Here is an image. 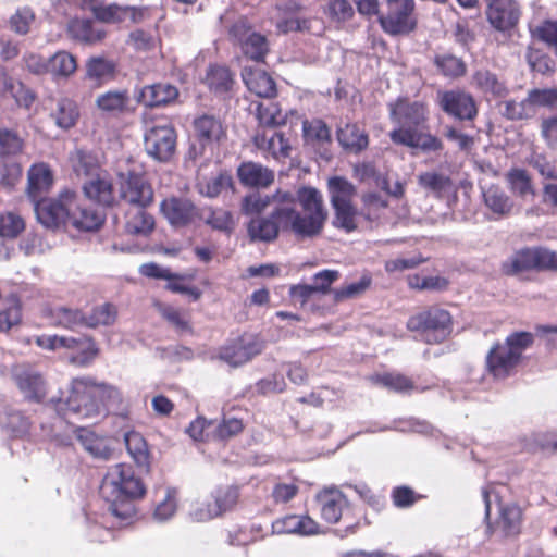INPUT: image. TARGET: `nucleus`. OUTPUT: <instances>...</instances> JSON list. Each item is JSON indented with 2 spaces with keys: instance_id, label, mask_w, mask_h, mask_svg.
<instances>
[{
  "instance_id": "c756f323",
  "label": "nucleus",
  "mask_w": 557,
  "mask_h": 557,
  "mask_svg": "<svg viewBox=\"0 0 557 557\" xmlns=\"http://www.w3.org/2000/svg\"><path fill=\"white\" fill-rule=\"evenodd\" d=\"M129 95L127 90H108L96 98L97 109L107 116L116 117L123 114L128 107Z\"/></svg>"
},
{
  "instance_id": "4be33fe9",
  "label": "nucleus",
  "mask_w": 557,
  "mask_h": 557,
  "mask_svg": "<svg viewBox=\"0 0 557 557\" xmlns=\"http://www.w3.org/2000/svg\"><path fill=\"white\" fill-rule=\"evenodd\" d=\"M13 377L25 398L40 401L46 396V382L40 373L26 367H15Z\"/></svg>"
},
{
  "instance_id": "cd10ccee",
  "label": "nucleus",
  "mask_w": 557,
  "mask_h": 557,
  "mask_svg": "<svg viewBox=\"0 0 557 557\" xmlns=\"http://www.w3.org/2000/svg\"><path fill=\"white\" fill-rule=\"evenodd\" d=\"M83 191L87 199L100 206L108 207L113 203V186L104 173L87 180L83 184Z\"/></svg>"
},
{
  "instance_id": "412c9836",
  "label": "nucleus",
  "mask_w": 557,
  "mask_h": 557,
  "mask_svg": "<svg viewBox=\"0 0 557 557\" xmlns=\"http://www.w3.org/2000/svg\"><path fill=\"white\" fill-rule=\"evenodd\" d=\"M522 511L515 504L502 505L499 517L495 524L487 523V536L497 535L499 537H509L519 534L521 529Z\"/></svg>"
},
{
  "instance_id": "6e6552de",
  "label": "nucleus",
  "mask_w": 557,
  "mask_h": 557,
  "mask_svg": "<svg viewBox=\"0 0 557 557\" xmlns=\"http://www.w3.org/2000/svg\"><path fill=\"white\" fill-rule=\"evenodd\" d=\"M34 202L38 221L46 227L69 224L71 210L76 206V194L69 189L60 193L58 198H40Z\"/></svg>"
},
{
  "instance_id": "9d476101",
  "label": "nucleus",
  "mask_w": 557,
  "mask_h": 557,
  "mask_svg": "<svg viewBox=\"0 0 557 557\" xmlns=\"http://www.w3.org/2000/svg\"><path fill=\"white\" fill-rule=\"evenodd\" d=\"M230 39L249 59L261 62L269 52L267 37L252 29L246 18H238L228 29Z\"/></svg>"
},
{
  "instance_id": "f3484780",
  "label": "nucleus",
  "mask_w": 557,
  "mask_h": 557,
  "mask_svg": "<svg viewBox=\"0 0 557 557\" xmlns=\"http://www.w3.org/2000/svg\"><path fill=\"white\" fill-rule=\"evenodd\" d=\"M545 248L521 249L502 264V271L507 275H517L530 270H545Z\"/></svg>"
},
{
  "instance_id": "423d86ee",
  "label": "nucleus",
  "mask_w": 557,
  "mask_h": 557,
  "mask_svg": "<svg viewBox=\"0 0 557 557\" xmlns=\"http://www.w3.org/2000/svg\"><path fill=\"white\" fill-rule=\"evenodd\" d=\"M331 205L335 211L334 225L346 232L357 228V210L352 206L356 187L341 176L331 177L327 182Z\"/></svg>"
},
{
  "instance_id": "4c0bfd02",
  "label": "nucleus",
  "mask_w": 557,
  "mask_h": 557,
  "mask_svg": "<svg viewBox=\"0 0 557 557\" xmlns=\"http://www.w3.org/2000/svg\"><path fill=\"white\" fill-rule=\"evenodd\" d=\"M77 440L82 444L83 448L95 458L108 460L112 455V449L108 442L104 438L98 437L88 429H78Z\"/></svg>"
},
{
  "instance_id": "bf43d9fd",
  "label": "nucleus",
  "mask_w": 557,
  "mask_h": 557,
  "mask_svg": "<svg viewBox=\"0 0 557 557\" xmlns=\"http://www.w3.org/2000/svg\"><path fill=\"white\" fill-rule=\"evenodd\" d=\"M25 228V222L22 216L14 212L0 214V236L14 238Z\"/></svg>"
},
{
  "instance_id": "4d7b16f0",
  "label": "nucleus",
  "mask_w": 557,
  "mask_h": 557,
  "mask_svg": "<svg viewBox=\"0 0 557 557\" xmlns=\"http://www.w3.org/2000/svg\"><path fill=\"white\" fill-rule=\"evenodd\" d=\"M371 380L395 392L405 393L414 388L413 382L399 373L377 374L372 376Z\"/></svg>"
},
{
  "instance_id": "f257e3e1",
  "label": "nucleus",
  "mask_w": 557,
  "mask_h": 557,
  "mask_svg": "<svg viewBox=\"0 0 557 557\" xmlns=\"http://www.w3.org/2000/svg\"><path fill=\"white\" fill-rule=\"evenodd\" d=\"M276 207L268 216L252 218L247 226L251 240L270 243L277 238L280 231H289L301 238L321 233L327 218L321 193L313 187H302L297 198L289 191L274 193Z\"/></svg>"
},
{
  "instance_id": "ddd939ff",
  "label": "nucleus",
  "mask_w": 557,
  "mask_h": 557,
  "mask_svg": "<svg viewBox=\"0 0 557 557\" xmlns=\"http://www.w3.org/2000/svg\"><path fill=\"white\" fill-rule=\"evenodd\" d=\"M263 348L264 343L258 336L244 334L222 347L220 359L232 367H239L261 354Z\"/></svg>"
},
{
  "instance_id": "79ce46f5",
  "label": "nucleus",
  "mask_w": 557,
  "mask_h": 557,
  "mask_svg": "<svg viewBox=\"0 0 557 557\" xmlns=\"http://www.w3.org/2000/svg\"><path fill=\"white\" fill-rule=\"evenodd\" d=\"M69 32L77 40L92 44L104 37V30L96 28L91 21L75 18L69 23Z\"/></svg>"
},
{
  "instance_id": "37998d69",
  "label": "nucleus",
  "mask_w": 557,
  "mask_h": 557,
  "mask_svg": "<svg viewBox=\"0 0 557 557\" xmlns=\"http://www.w3.org/2000/svg\"><path fill=\"white\" fill-rule=\"evenodd\" d=\"M76 69V59L67 51H58L49 58V73L54 77H70Z\"/></svg>"
},
{
  "instance_id": "052dcab7",
  "label": "nucleus",
  "mask_w": 557,
  "mask_h": 557,
  "mask_svg": "<svg viewBox=\"0 0 557 557\" xmlns=\"http://www.w3.org/2000/svg\"><path fill=\"white\" fill-rule=\"evenodd\" d=\"M362 201V214L369 221L380 219L381 213L387 208V200L375 193L364 195Z\"/></svg>"
},
{
  "instance_id": "5fc2aeb1",
  "label": "nucleus",
  "mask_w": 557,
  "mask_h": 557,
  "mask_svg": "<svg viewBox=\"0 0 557 557\" xmlns=\"http://www.w3.org/2000/svg\"><path fill=\"white\" fill-rule=\"evenodd\" d=\"M276 200L274 194L271 196H262L259 193H252L245 196L242 200V212L245 215L260 214L268 207H276Z\"/></svg>"
},
{
  "instance_id": "7ed1b4c3",
  "label": "nucleus",
  "mask_w": 557,
  "mask_h": 557,
  "mask_svg": "<svg viewBox=\"0 0 557 557\" xmlns=\"http://www.w3.org/2000/svg\"><path fill=\"white\" fill-rule=\"evenodd\" d=\"M55 410L65 419H96L102 416V403L97 398V382L90 376L76 377L65 400L55 403Z\"/></svg>"
},
{
  "instance_id": "39448f33",
  "label": "nucleus",
  "mask_w": 557,
  "mask_h": 557,
  "mask_svg": "<svg viewBox=\"0 0 557 557\" xmlns=\"http://www.w3.org/2000/svg\"><path fill=\"white\" fill-rule=\"evenodd\" d=\"M35 343L42 349L58 350L66 349L72 354L69 358L72 364L78 367L89 366L97 357L99 349L96 342L89 336H59V335H39L35 337Z\"/></svg>"
},
{
  "instance_id": "49530a36",
  "label": "nucleus",
  "mask_w": 557,
  "mask_h": 557,
  "mask_svg": "<svg viewBox=\"0 0 557 557\" xmlns=\"http://www.w3.org/2000/svg\"><path fill=\"white\" fill-rule=\"evenodd\" d=\"M117 318V309L114 305L106 302L92 309L91 313L85 315V326L98 327L112 325Z\"/></svg>"
},
{
  "instance_id": "a211bd4d",
  "label": "nucleus",
  "mask_w": 557,
  "mask_h": 557,
  "mask_svg": "<svg viewBox=\"0 0 557 557\" xmlns=\"http://www.w3.org/2000/svg\"><path fill=\"white\" fill-rule=\"evenodd\" d=\"M486 16L490 24L499 32L513 28L520 18V8L515 0H486Z\"/></svg>"
},
{
  "instance_id": "338daca9",
  "label": "nucleus",
  "mask_w": 557,
  "mask_h": 557,
  "mask_svg": "<svg viewBox=\"0 0 557 557\" xmlns=\"http://www.w3.org/2000/svg\"><path fill=\"white\" fill-rule=\"evenodd\" d=\"M205 222L212 228L231 233L234 228L232 214L223 209L211 210L205 218Z\"/></svg>"
},
{
  "instance_id": "dca6fc26",
  "label": "nucleus",
  "mask_w": 557,
  "mask_h": 557,
  "mask_svg": "<svg viewBox=\"0 0 557 557\" xmlns=\"http://www.w3.org/2000/svg\"><path fill=\"white\" fill-rule=\"evenodd\" d=\"M441 109L458 119L472 121L478 115V108L473 97L462 90H445L437 92Z\"/></svg>"
},
{
  "instance_id": "6ab92c4d",
  "label": "nucleus",
  "mask_w": 557,
  "mask_h": 557,
  "mask_svg": "<svg viewBox=\"0 0 557 557\" xmlns=\"http://www.w3.org/2000/svg\"><path fill=\"white\" fill-rule=\"evenodd\" d=\"M389 138L394 144L420 149L422 152H437L444 148L442 139L431 133L419 129H393Z\"/></svg>"
},
{
  "instance_id": "f03ea898",
  "label": "nucleus",
  "mask_w": 557,
  "mask_h": 557,
  "mask_svg": "<svg viewBox=\"0 0 557 557\" xmlns=\"http://www.w3.org/2000/svg\"><path fill=\"white\" fill-rule=\"evenodd\" d=\"M146 488L134 473L132 466L116 463L111 466L100 485L101 497L110 504L111 513L127 524L135 516L134 500L141 498Z\"/></svg>"
},
{
  "instance_id": "2eb2a0df",
  "label": "nucleus",
  "mask_w": 557,
  "mask_h": 557,
  "mask_svg": "<svg viewBox=\"0 0 557 557\" xmlns=\"http://www.w3.org/2000/svg\"><path fill=\"white\" fill-rule=\"evenodd\" d=\"M194 133L197 144H193L189 156L193 159L203 154L206 147L218 143L224 136V128L220 119L203 114L194 120Z\"/></svg>"
},
{
  "instance_id": "e433bc0d",
  "label": "nucleus",
  "mask_w": 557,
  "mask_h": 557,
  "mask_svg": "<svg viewBox=\"0 0 557 557\" xmlns=\"http://www.w3.org/2000/svg\"><path fill=\"white\" fill-rule=\"evenodd\" d=\"M115 64L101 57H92L86 62V77L101 86L115 78Z\"/></svg>"
},
{
  "instance_id": "a878e982",
  "label": "nucleus",
  "mask_w": 557,
  "mask_h": 557,
  "mask_svg": "<svg viewBox=\"0 0 557 557\" xmlns=\"http://www.w3.org/2000/svg\"><path fill=\"white\" fill-rule=\"evenodd\" d=\"M239 182L247 187L267 188L274 182V172L260 163L243 162L237 169Z\"/></svg>"
},
{
  "instance_id": "f704fd0d",
  "label": "nucleus",
  "mask_w": 557,
  "mask_h": 557,
  "mask_svg": "<svg viewBox=\"0 0 557 557\" xmlns=\"http://www.w3.org/2000/svg\"><path fill=\"white\" fill-rule=\"evenodd\" d=\"M471 84L481 92L494 97H504L508 92L506 84L487 69L476 70L472 75Z\"/></svg>"
},
{
  "instance_id": "393cba45",
  "label": "nucleus",
  "mask_w": 557,
  "mask_h": 557,
  "mask_svg": "<svg viewBox=\"0 0 557 557\" xmlns=\"http://www.w3.org/2000/svg\"><path fill=\"white\" fill-rule=\"evenodd\" d=\"M274 534L311 535L319 533V524L309 516L288 515L272 523Z\"/></svg>"
},
{
  "instance_id": "6e6d98bb",
  "label": "nucleus",
  "mask_w": 557,
  "mask_h": 557,
  "mask_svg": "<svg viewBox=\"0 0 557 557\" xmlns=\"http://www.w3.org/2000/svg\"><path fill=\"white\" fill-rule=\"evenodd\" d=\"M257 116L260 124L268 127H276L286 124V114L282 113L277 103L259 104Z\"/></svg>"
},
{
  "instance_id": "1a4fd4ad",
  "label": "nucleus",
  "mask_w": 557,
  "mask_h": 557,
  "mask_svg": "<svg viewBox=\"0 0 557 557\" xmlns=\"http://www.w3.org/2000/svg\"><path fill=\"white\" fill-rule=\"evenodd\" d=\"M386 5V14L379 16V23L386 34L400 36L416 29L414 0H387Z\"/></svg>"
},
{
  "instance_id": "de8ad7c7",
  "label": "nucleus",
  "mask_w": 557,
  "mask_h": 557,
  "mask_svg": "<svg viewBox=\"0 0 557 557\" xmlns=\"http://www.w3.org/2000/svg\"><path fill=\"white\" fill-rule=\"evenodd\" d=\"M97 398L102 403V414L107 410H119L123 407V395L121 391L111 384L97 383Z\"/></svg>"
},
{
  "instance_id": "4468645a",
  "label": "nucleus",
  "mask_w": 557,
  "mask_h": 557,
  "mask_svg": "<svg viewBox=\"0 0 557 557\" xmlns=\"http://www.w3.org/2000/svg\"><path fill=\"white\" fill-rule=\"evenodd\" d=\"M389 117L398 125L396 129H418L428 120V108L421 101L397 99L388 104Z\"/></svg>"
},
{
  "instance_id": "3c124183",
  "label": "nucleus",
  "mask_w": 557,
  "mask_h": 557,
  "mask_svg": "<svg viewBox=\"0 0 557 557\" xmlns=\"http://www.w3.org/2000/svg\"><path fill=\"white\" fill-rule=\"evenodd\" d=\"M232 186V177L226 173H219L197 184L198 191L209 198L218 197L224 189Z\"/></svg>"
},
{
  "instance_id": "20e7f679",
  "label": "nucleus",
  "mask_w": 557,
  "mask_h": 557,
  "mask_svg": "<svg viewBox=\"0 0 557 557\" xmlns=\"http://www.w3.org/2000/svg\"><path fill=\"white\" fill-rule=\"evenodd\" d=\"M533 343L528 332L513 333L504 343L495 344L486 356L488 372L495 379H506L519 364L523 351Z\"/></svg>"
},
{
  "instance_id": "e2e57ef3",
  "label": "nucleus",
  "mask_w": 557,
  "mask_h": 557,
  "mask_svg": "<svg viewBox=\"0 0 557 557\" xmlns=\"http://www.w3.org/2000/svg\"><path fill=\"white\" fill-rule=\"evenodd\" d=\"M215 509H219V515L232 509L238 500V490L234 486H224L218 488L214 494Z\"/></svg>"
},
{
  "instance_id": "bb28decb",
  "label": "nucleus",
  "mask_w": 557,
  "mask_h": 557,
  "mask_svg": "<svg viewBox=\"0 0 557 557\" xmlns=\"http://www.w3.org/2000/svg\"><path fill=\"white\" fill-rule=\"evenodd\" d=\"M242 78L249 91L258 97L271 98L276 94L275 82L261 69L245 66L242 71Z\"/></svg>"
},
{
  "instance_id": "a18cd8bd",
  "label": "nucleus",
  "mask_w": 557,
  "mask_h": 557,
  "mask_svg": "<svg viewBox=\"0 0 557 557\" xmlns=\"http://www.w3.org/2000/svg\"><path fill=\"white\" fill-rule=\"evenodd\" d=\"M125 445L133 460L140 467L148 466L149 453L145 438L138 432L131 431L124 436Z\"/></svg>"
},
{
  "instance_id": "8fccbe9b",
  "label": "nucleus",
  "mask_w": 557,
  "mask_h": 557,
  "mask_svg": "<svg viewBox=\"0 0 557 557\" xmlns=\"http://www.w3.org/2000/svg\"><path fill=\"white\" fill-rule=\"evenodd\" d=\"M51 317L57 326L66 329L85 326V314L78 309L58 307L52 310Z\"/></svg>"
},
{
  "instance_id": "2f4dec72",
  "label": "nucleus",
  "mask_w": 557,
  "mask_h": 557,
  "mask_svg": "<svg viewBox=\"0 0 557 557\" xmlns=\"http://www.w3.org/2000/svg\"><path fill=\"white\" fill-rule=\"evenodd\" d=\"M104 221V214L98 209L87 208L78 203L71 210L69 225L78 231L91 232L98 230Z\"/></svg>"
},
{
  "instance_id": "680f3d73",
  "label": "nucleus",
  "mask_w": 557,
  "mask_h": 557,
  "mask_svg": "<svg viewBox=\"0 0 557 557\" xmlns=\"http://www.w3.org/2000/svg\"><path fill=\"white\" fill-rule=\"evenodd\" d=\"M371 285V277L363 275L358 282L350 283L341 288H336L334 293L335 301H343L345 299H351L363 294Z\"/></svg>"
},
{
  "instance_id": "58836bf2",
  "label": "nucleus",
  "mask_w": 557,
  "mask_h": 557,
  "mask_svg": "<svg viewBox=\"0 0 557 557\" xmlns=\"http://www.w3.org/2000/svg\"><path fill=\"white\" fill-rule=\"evenodd\" d=\"M339 145L352 152H359L368 146V135L356 124H346L337 129Z\"/></svg>"
},
{
  "instance_id": "ea45409f",
  "label": "nucleus",
  "mask_w": 557,
  "mask_h": 557,
  "mask_svg": "<svg viewBox=\"0 0 557 557\" xmlns=\"http://www.w3.org/2000/svg\"><path fill=\"white\" fill-rule=\"evenodd\" d=\"M505 180L510 191L517 197L527 198L535 195L531 175L527 170L512 168L505 174Z\"/></svg>"
},
{
  "instance_id": "7c9ffc66",
  "label": "nucleus",
  "mask_w": 557,
  "mask_h": 557,
  "mask_svg": "<svg viewBox=\"0 0 557 557\" xmlns=\"http://www.w3.org/2000/svg\"><path fill=\"white\" fill-rule=\"evenodd\" d=\"M178 90L170 84L158 83L145 86L138 97V101L146 107H160L174 101Z\"/></svg>"
},
{
  "instance_id": "473e14b6",
  "label": "nucleus",
  "mask_w": 557,
  "mask_h": 557,
  "mask_svg": "<svg viewBox=\"0 0 557 557\" xmlns=\"http://www.w3.org/2000/svg\"><path fill=\"white\" fill-rule=\"evenodd\" d=\"M256 146L268 151L274 159H285L289 157L290 145L283 133L273 132L270 135L263 132L255 136Z\"/></svg>"
},
{
  "instance_id": "c9c22d12",
  "label": "nucleus",
  "mask_w": 557,
  "mask_h": 557,
  "mask_svg": "<svg viewBox=\"0 0 557 557\" xmlns=\"http://www.w3.org/2000/svg\"><path fill=\"white\" fill-rule=\"evenodd\" d=\"M125 231L132 235L148 236L154 228V219L141 207H134L126 212Z\"/></svg>"
},
{
  "instance_id": "0e129e2a",
  "label": "nucleus",
  "mask_w": 557,
  "mask_h": 557,
  "mask_svg": "<svg viewBox=\"0 0 557 557\" xmlns=\"http://www.w3.org/2000/svg\"><path fill=\"white\" fill-rule=\"evenodd\" d=\"M176 491L174 488H168L165 497L160 502L153 512L154 520L163 522L172 518L176 511Z\"/></svg>"
},
{
  "instance_id": "a19ab883",
  "label": "nucleus",
  "mask_w": 557,
  "mask_h": 557,
  "mask_svg": "<svg viewBox=\"0 0 557 557\" xmlns=\"http://www.w3.org/2000/svg\"><path fill=\"white\" fill-rule=\"evenodd\" d=\"M73 171L78 177H85L86 181L102 173L97 159L83 150H76L71 156Z\"/></svg>"
},
{
  "instance_id": "f8f14e48",
  "label": "nucleus",
  "mask_w": 557,
  "mask_h": 557,
  "mask_svg": "<svg viewBox=\"0 0 557 557\" xmlns=\"http://www.w3.org/2000/svg\"><path fill=\"white\" fill-rule=\"evenodd\" d=\"M176 133L169 123L157 124L146 131L145 149L158 161H168L174 153Z\"/></svg>"
},
{
  "instance_id": "9b49d317",
  "label": "nucleus",
  "mask_w": 557,
  "mask_h": 557,
  "mask_svg": "<svg viewBox=\"0 0 557 557\" xmlns=\"http://www.w3.org/2000/svg\"><path fill=\"white\" fill-rule=\"evenodd\" d=\"M121 198L135 207L146 208L153 200V190L143 174L135 169H119Z\"/></svg>"
},
{
  "instance_id": "09e8293b",
  "label": "nucleus",
  "mask_w": 557,
  "mask_h": 557,
  "mask_svg": "<svg viewBox=\"0 0 557 557\" xmlns=\"http://www.w3.org/2000/svg\"><path fill=\"white\" fill-rule=\"evenodd\" d=\"M55 124L64 129L71 128L75 125L78 117V110L76 103L67 98L60 99L57 109L52 114Z\"/></svg>"
},
{
  "instance_id": "0eeeda50",
  "label": "nucleus",
  "mask_w": 557,
  "mask_h": 557,
  "mask_svg": "<svg viewBox=\"0 0 557 557\" xmlns=\"http://www.w3.org/2000/svg\"><path fill=\"white\" fill-rule=\"evenodd\" d=\"M408 330L419 332L428 344H440L451 333V315L448 311L431 307L409 318Z\"/></svg>"
},
{
  "instance_id": "5701e85b",
  "label": "nucleus",
  "mask_w": 557,
  "mask_h": 557,
  "mask_svg": "<svg viewBox=\"0 0 557 557\" xmlns=\"http://www.w3.org/2000/svg\"><path fill=\"white\" fill-rule=\"evenodd\" d=\"M53 185V173L45 162L33 164L27 172V195L32 201L42 198Z\"/></svg>"
},
{
  "instance_id": "aec40b11",
  "label": "nucleus",
  "mask_w": 557,
  "mask_h": 557,
  "mask_svg": "<svg viewBox=\"0 0 557 557\" xmlns=\"http://www.w3.org/2000/svg\"><path fill=\"white\" fill-rule=\"evenodd\" d=\"M321 518L327 523H337L349 503L345 494L335 486L324 487L315 495Z\"/></svg>"
},
{
  "instance_id": "b1692460",
  "label": "nucleus",
  "mask_w": 557,
  "mask_h": 557,
  "mask_svg": "<svg viewBox=\"0 0 557 557\" xmlns=\"http://www.w3.org/2000/svg\"><path fill=\"white\" fill-rule=\"evenodd\" d=\"M160 210L169 223L176 227L189 224L197 214L195 206L182 198L164 199Z\"/></svg>"
},
{
  "instance_id": "13d9d810",
  "label": "nucleus",
  "mask_w": 557,
  "mask_h": 557,
  "mask_svg": "<svg viewBox=\"0 0 557 557\" xmlns=\"http://www.w3.org/2000/svg\"><path fill=\"white\" fill-rule=\"evenodd\" d=\"M85 9H89L101 22H117L122 18V10L117 5L103 7L100 0H83Z\"/></svg>"
},
{
  "instance_id": "69168bd1",
  "label": "nucleus",
  "mask_w": 557,
  "mask_h": 557,
  "mask_svg": "<svg viewBox=\"0 0 557 557\" xmlns=\"http://www.w3.org/2000/svg\"><path fill=\"white\" fill-rule=\"evenodd\" d=\"M530 100L533 101L535 111L537 108H557V88H534L529 90Z\"/></svg>"
},
{
  "instance_id": "72a5a7b5",
  "label": "nucleus",
  "mask_w": 557,
  "mask_h": 557,
  "mask_svg": "<svg viewBox=\"0 0 557 557\" xmlns=\"http://www.w3.org/2000/svg\"><path fill=\"white\" fill-rule=\"evenodd\" d=\"M417 181L423 190L435 198H443L453 187L450 177L436 171L420 173Z\"/></svg>"
},
{
  "instance_id": "774afa93",
  "label": "nucleus",
  "mask_w": 557,
  "mask_h": 557,
  "mask_svg": "<svg viewBox=\"0 0 557 557\" xmlns=\"http://www.w3.org/2000/svg\"><path fill=\"white\" fill-rule=\"evenodd\" d=\"M435 63L442 73L449 77L462 76L466 73V64L455 55L437 57Z\"/></svg>"
},
{
  "instance_id": "c03bdc74",
  "label": "nucleus",
  "mask_w": 557,
  "mask_h": 557,
  "mask_svg": "<svg viewBox=\"0 0 557 557\" xmlns=\"http://www.w3.org/2000/svg\"><path fill=\"white\" fill-rule=\"evenodd\" d=\"M502 113L508 120H529L536 115V111L533 106V101L530 100V94L525 99L520 101L508 100L503 102Z\"/></svg>"
},
{
  "instance_id": "603ef678",
  "label": "nucleus",
  "mask_w": 557,
  "mask_h": 557,
  "mask_svg": "<svg viewBox=\"0 0 557 557\" xmlns=\"http://www.w3.org/2000/svg\"><path fill=\"white\" fill-rule=\"evenodd\" d=\"M206 81L209 87L215 92H225L233 84V76L227 67L212 65L208 70Z\"/></svg>"
},
{
  "instance_id": "c85d7f7f",
  "label": "nucleus",
  "mask_w": 557,
  "mask_h": 557,
  "mask_svg": "<svg viewBox=\"0 0 557 557\" xmlns=\"http://www.w3.org/2000/svg\"><path fill=\"white\" fill-rule=\"evenodd\" d=\"M485 207L497 218L511 214L515 202L511 197L498 185H490L482 191Z\"/></svg>"
},
{
  "instance_id": "864d4df0",
  "label": "nucleus",
  "mask_w": 557,
  "mask_h": 557,
  "mask_svg": "<svg viewBox=\"0 0 557 557\" xmlns=\"http://www.w3.org/2000/svg\"><path fill=\"white\" fill-rule=\"evenodd\" d=\"M23 148L24 139L16 131L0 126V157L16 156Z\"/></svg>"
}]
</instances>
